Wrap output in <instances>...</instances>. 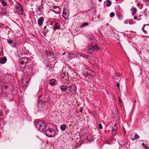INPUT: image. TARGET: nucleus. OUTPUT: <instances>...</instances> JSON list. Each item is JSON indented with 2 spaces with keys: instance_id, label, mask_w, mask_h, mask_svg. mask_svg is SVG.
<instances>
[{
  "instance_id": "nucleus-48",
  "label": "nucleus",
  "mask_w": 149,
  "mask_h": 149,
  "mask_svg": "<svg viewBox=\"0 0 149 149\" xmlns=\"http://www.w3.org/2000/svg\"><path fill=\"white\" fill-rule=\"evenodd\" d=\"M40 10V8H39L38 9V10Z\"/></svg>"
},
{
  "instance_id": "nucleus-45",
  "label": "nucleus",
  "mask_w": 149,
  "mask_h": 149,
  "mask_svg": "<svg viewBox=\"0 0 149 149\" xmlns=\"http://www.w3.org/2000/svg\"><path fill=\"white\" fill-rule=\"evenodd\" d=\"M124 133H126V131L125 130H124Z\"/></svg>"
},
{
  "instance_id": "nucleus-22",
  "label": "nucleus",
  "mask_w": 149,
  "mask_h": 149,
  "mask_svg": "<svg viewBox=\"0 0 149 149\" xmlns=\"http://www.w3.org/2000/svg\"><path fill=\"white\" fill-rule=\"evenodd\" d=\"M142 146L145 148V149H149V148L148 146L146 144H145L144 143H142Z\"/></svg>"
},
{
  "instance_id": "nucleus-44",
  "label": "nucleus",
  "mask_w": 149,
  "mask_h": 149,
  "mask_svg": "<svg viewBox=\"0 0 149 149\" xmlns=\"http://www.w3.org/2000/svg\"><path fill=\"white\" fill-rule=\"evenodd\" d=\"M53 54V53H49V54H50V56H51V54Z\"/></svg>"
},
{
  "instance_id": "nucleus-23",
  "label": "nucleus",
  "mask_w": 149,
  "mask_h": 149,
  "mask_svg": "<svg viewBox=\"0 0 149 149\" xmlns=\"http://www.w3.org/2000/svg\"><path fill=\"white\" fill-rule=\"evenodd\" d=\"M132 10L133 12V13H132V14L133 15H134L135 14V13H136V9L135 8H133L132 9Z\"/></svg>"
},
{
  "instance_id": "nucleus-3",
  "label": "nucleus",
  "mask_w": 149,
  "mask_h": 149,
  "mask_svg": "<svg viewBox=\"0 0 149 149\" xmlns=\"http://www.w3.org/2000/svg\"><path fill=\"white\" fill-rule=\"evenodd\" d=\"M45 134L46 136L49 137L54 136L56 135V132L52 128H49L45 131Z\"/></svg>"
},
{
  "instance_id": "nucleus-18",
  "label": "nucleus",
  "mask_w": 149,
  "mask_h": 149,
  "mask_svg": "<svg viewBox=\"0 0 149 149\" xmlns=\"http://www.w3.org/2000/svg\"><path fill=\"white\" fill-rule=\"evenodd\" d=\"M66 127L65 125V124H63L61 126L60 128L62 130L64 131L65 130Z\"/></svg>"
},
{
  "instance_id": "nucleus-20",
  "label": "nucleus",
  "mask_w": 149,
  "mask_h": 149,
  "mask_svg": "<svg viewBox=\"0 0 149 149\" xmlns=\"http://www.w3.org/2000/svg\"><path fill=\"white\" fill-rule=\"evenodd\" d=\"M106 1L107 3H108L107 4H106V5L107 7L110 6L111 4V3L110 0H107Z\"/></svg>"
},
{
  "instance_id": "nucleus-8",
  "label": "nucleus",
  "mask_w": 149,
  "mask_h": 149,
  "mask_svg": "<svg viewBox=\"0 0 149 149\" xmlns=\"http://www.w3.org/2000/svg\"><path fill=\"white\" fill-rule=\"evenodd\" d=\"M94 48L93 45H89L88 50V53L89 54L92 53L94 51Z\"/></svg>"
},
{
  "instance_id": "nucleus-49",
  "label": "nucleus",
  "mask_w": 149,
  "mask_h": 149,
  "mask_svg": "<svg viewBox=\"0 0 149 149\" xmlns=\"http://www.w3.org/2000/svg\"><path fill=\"white\" fill-rule=\"evenodd\" d=\"M1 0H0V1H1Z\"/></svg>"
},
{
  "instance_id": "nucleus-27",
  "label": "nucleus",
  "mask_w": 149,
  "mask_h": 149,
  "mask_svg": "<svg viewBox=\"0 0 149 149\" xmlns=\"http://www.w3.org/2000/svg\"><path fill=\"white\" fill-rule=\"evenodd\" d=\"M116 86L118 88V89L119 90H120L119 86L120 84L118 82H116Z\"/></svg>"
},
{
  "instance_id": "nucleus-28",
  "label": "nucleus",
  "mask_w": 149,
  "mask_h": 149,
  "mask_svg": "<svg viewBox=\"0 0 149 149\" xmlns=\"http://www.w3.org/2000/svg\"><path fill=\"white\" fill-rule=\"evenodd\" d=\"M7 42L9 44L12 43L13 42V40H8Z\"/></svg>"
},
{
  "instance_id": "nucleus-43",
  "label": "nucleus",
  "mask_w": 149,
  "mask_h": 149,
  "mask_svg": "<svg viewBox=\"0 0 149 149\" xmlns=\"http://www.w3.org/2000/svg\"><path fill=\"white\" fill-rule=\"evenodd\" d=\"M98 1L100 2L102 1V0H98Z\"/></svg>"
},
{
  "instance_id": "nucleus-42",
  "label": "nucleus",
  "mask_w": 149,
  "mask_h": 149,
  "mask_svg": "<svg viewBox=\"0 0 149 149\" xmlns=\"http://www.w3.org/2000/svg\"><path fill=\"white\" fill-rule=\"evenodd\" d=\"M3 26V24H1V26Z\"/></svg>"
},
{
  "instance_id": "nucleus-32",
  "label": "nucleus",
  "mask_w": 149,
  "mask_h": 149,
  "mask_svg": "<svg viewBox=\"0 0 149 149\" xmlns=\"http://www.w3.org/2000/svg\"><path fill=\"white\" fill-rule=\"evenodd\" d=\"M135 139H138L139 138V135L137 134H136L135 135Z\"/></svg>"
},
{
  "instance_id": "nucleus-24",
  "label": "nucleus",
  "mask_w": 149,
  "mask_h": 149,
  "mask_svg": "<svg viewBox=\"0 0 149 149\" xmlns=\"http://www.w3.org/2000/svg\"><path fill=\"white\" fill-rule=\"evenodd\" d=\"M145 27V26H144V25H143V27L142 28V30L146 34H147V31H146V30H144V27Z\"/></svg>"
},
{
  "instance_id": "nucleus-30",
  "label": "nucleus",
  "mask_w": 149,
  "mask_h": 149,
  "mask_svg": "<svg viewBox=\"0 0 149 149\" xmlns=\"http://www.w3.org/2000/svg\"><path fill=\"white\" fill-rule=\"evenodd\" d=\"M98 125V127H99V128L100 129H102L103 127H102V125L101 124V123L99 124Z\"/></svg>"
},
{
  "instance_id": "nucleus-46",
  "label": "nucleus",
  "mask_w": 149,
  "mask_h": 149,
  "mask_svg": "<svg viewBox=\"0 0 149 149\" xmlns=\"http://www.w3.org/2000/svg\"><path fill=\"white\" fill-rule=\"evenodd\" d=\"M89 71H91V73L92 72V71L90 70H89Z\"/></svg>"
},
{
  "instance_id": "nucleus-21",
  "label": "nucleus",
  "mask_w": 149,
  "mask_h": 149,
  "mask_svg": "<svg viewBox=\"0 0 149 149\" xmlns=\"http://www.w3.org/2000/svg\"><path fill=\"white\" fill-rule=\"evenodd\" d=\"M1 3L4 7H6L7 5V3L3 1H1Z\"/></svg>"
},
{
  "instance_id": "nucleus-2",
  "label": "nucleus",
  "mask_w": 149,
  "mask_h": 149,
  "mask_svg": "<svg viewBox=\"0 0 149 149\" xmlns=\"http://www.w3.org/2000/svg\"><path fill=\"white\" fill-rule=\"evenodd\" d=\"M16 12L20 17H21L24 14V10L22 6L19 3H17L15 6Z\"/></svg>"
},
{
  "instance_id": "nucleus-10",
  "label": "nucleus",
  "mask_w": 149,
  "mask_h": 149,
  "mask_svg": "<svg viewBox=\"0 0 149 149\" xmlns=\"http://www.w3.org/2000/svg\"><path fill=\"white\" fill-rule=\"evenodd\" d=\"M117 125H114L112 128V134L113 135L115 136L116 135V133L117 130Z\"/></svg>"
},
{
  "instance_id": "nucleus-33",
  "label": "nucleus",
  "mask_w": 149,
  "mask_h": 149,
  "mask_svg": "<svg viewBox=\"0 0 149 149\" xmlns=\"http://www.w3.org/2000/svg\"><path fill=\"white\" fill-rule=\"evenodd\" d=\"M128 23H129V22L127 20H125L124 22V23L125 24H127Z\"/></svg>"
},
{
  "instance_id": "nucleus-31",
  "label": "nucleus",
  "mask_w": 149,
  "mask_h": 149,
  "mask_svg": "<svg viewBox=\"0 0 149 149\" xmlns=\"http://www.w3.org/2000/svg\"><path fill=\"white\" fill-rule=\"evenodd\" d=\"M94 46V47L95 48L94 49V50H95L96 49H98V47L96 45H95Z\"/></svg>"
},
{
  "instance_id": "nucleus-41",
  "label": "nucleus",
  "mask_w": 149,
  "mask_h": 149,
  "mask_svg": "<svg viewBox=\"0 0 149 149\" xmlns=\"http://www.w3.org/2000/svg\"><path fill=\"white\" fill-rule=\"evenodd\" d=\"M2 113H0V116H2Z\"/></svg>"
},
{
  "instance_id": "nucleus-12",
  "label": "nucleus",
  "mask_w": 149,
  "mask_h": 149,
  "mask_svg": "<svg viewBox=\"0 0 149 149\" xmlns=\"http://www.w3.org/2000/svg\"><path fill=\"white\" fill-rule=\"evenodd\" d=\"M7 61V59L5 56L1 57L0 58V63L3 64L5 63Z\"/></svg>"
},
{
  "instance_id": "nucleus-7",
  "label": "nucleus",
  "mask_w": 149,
  "mask_h": 149,
  "mask_svg": "<svg viewBox=\"0 0 149 149\" xmlns=\"http://www.w3.org/2000/svg\"><path fill=\"white\" fill-rule=\"evenodd\" d=\"M53 11L55 13L58 14L60 13V9L59 7L54 6L53 7Z\"/></svg>"
},
{
  "instance_id": "nucleus-51",
  "label": "nucleus",
  "mask_w": 149,
  "mask_h": 149,
  "mask_svg": "<svg viewBox=\"0 0 149 149\" xmlns=\"http://www.w3.org/2000/svg\"><path fill=\"white\" fill-rule=\"evenodd\" d=\"M0 94H1V93H0Z\"/></svg>"
},
{
  "instance_id": "nucleus-34",
  "label": "nucleus",
  "mask_w": 149,
  "mask_h": 149,
  "mask_svg": "<svg viewBox=\"0 0 149 149\" xmlns=\"http://www.w3.org/2000/svg\"><path fill=\"white\" fill-rule=\"evenodd\" d=\"M25 65H20V68H23L25 66Z\"/></svg>"
},
{
  "instance_id": "nucleus-40",
  "label": "nucleus",
  "mask_w": 149,
  "mask_h": 149,
  "mask_svg": "<svg viewBox=\"0 0 149 149\" xmlns=\"http://www.w3.org/2000/svg\"><path fill=\"white\" fill-rule=\"evenodd\" d=\"M135 138H133V139H132V141H134V140H135Z\"/></svg>"
},
{
  "instance_id": "nucleus-17",
  "label": "nucleus",
  "mask_w": 149,
  "mask_h": 149,
  "mask_svg": "<svg viewBox=\"0 0 149 149\" xmlns=\"http://www.w3.org/2000/svg\"><path fill=\"white\" fill-rule=\"evenodd\" d=\"M89 25V23L88 22H85L81 24V28H83L88 26Z\"/></svg>"
},
{
  "instance_id": "nucleus-50",
  "label": "nucleus",
  "mask_w": 149,
  "mask_h": 149,
  "mask_svg": "<svg viewBox=\"0 0 149 149\" xmlns=\"http://www.w3.org/2000/svg\"><path fill=\"white\" fill-rule=\"evenodd\" d=\"M148 13H149V11L148 12Z\"/></svg>"
},
{
  "instance_id": "nucleus-13",
  "label": "nucleus",
  "mask_w": 149,
  "mask_h": 149,
  "mask_svg": "<svg viewBox=\"0 0 149 149\" xmlns=\"http://www.w3.org/2000/svg\"><path fill=\"white\" fill-rule=\"evenodd\" d=\"M60 25L59 23L55 22L53 28L54 29L56 30L57 29H60Z\"/></svg>"
},
{
  "instance_id": "nucleus-5",
  "label": "nucleus",
  "mask_w": 149,
  "mask_h": 149,
  "mask_svg": "<svg viewBox=\"0 0 149 149\" xmlns=\"http://www.w3.org/2000/svg\"><path fill=\"white\" fill-rule=\"evenodd\" d=\"M69 10L67 9H64L62 16L65 19H67L69 16Z\"/></svg>"
},
{
  "instance_id": "nucleus-37",
  "label": "nucleus",
  "mask_w": 149,
  "mask_h": 149,
  "mask_svg": "<svg viewBox=\"0 0 149 149\" xmlns=\"http://www.w3.org/2000/svg\"><path fill=\"white\" fill-rule=\"evenodd\" d=\"M144 25V26H149V24H145Z\"/></svg>"
},
{
  "instance_id": "nucleus-39",
  "label": "nucleus",
  "mask_w": 149,
  "mask_h": 149,
  "mask_svg": "<svg viewBox=\"0 0 149 149\" xmlns=\"http://www.w3.org/2000/svg\"><path fill=\"white\" fill-rule=\"evenodd\" d=\"M13 48H16L15 45H14L13 46H11Z\"/></svg>"
},
{
  "instance_id": "nucleus-15",
  "label": "nucleus",
  "mask_w": 149,
  "mask_h": 149,
  "mask_svg": "<svg viewBox=\"0 0 149 149\" xmlns=\"http://www.w3.org/2000/svg\"><path fill=\"white\" fill-rule=\"evenodd\" d=\"M115 76L113 77L114 78L115 80H116L117 79L118 80V81H120V77L119 76H118V74L117 73H116L115 74Z\"/></svg>"
},
{
  "instance_id": "nucleus-25",
  "label": "nucleus",
  "mask_w": 149,
  "mask_h": 149,
  "mask_svg": "<svg viewBox=\"0 0 149 149\" xmlns=\"http://www.w3.org/2000/svg\"><path fill=\"white\" fill-rule=\"evenodd\" d=\"M90 76H91V75H90L87 74L86 76H85V79L86 80L88 81L89 79H88V78L89 77H90Z\"/></svg>"
},
{
  "instance_id": "nucleus-38",
  "label": "nucleus",
  "mask_w": 149,
  "mask_h": 149,
  "mask_svg": "<svg viewBox=\"0 0 149 149\" xmlns=\"http://www.w3.org/2000/svg\"><path fill=\"white\" fill-rule=\"evenodd\" d=\"M134 18L136 20L137 19V17L136 16H134Z\"/></svg>"
},
{
  "instance_id": "nucleus-19",
  "label": "nucleus",
  "mask_w": 149,
  "mask_h": 149,
  "mask_svg": "<svg viewBox=\"0 0 149 149\" xmlns=\"http://www.w3.org/2000/svg\"><path fill=\"white\" fill-rule=\"evenodd\" d=\"M21 60L23 61L25 63H26L28 62V61L27 58L26 57L22 58Z\"/></svg>"
},
{
  "instance_id": "nucleus-1",
  "label": "nucleus",
  "mask_w": 149,
  "mask_h": 149,
  "mask_svg": "<svg viewBox=\"0 0 149 149\" xmlns=\"http://www.w3.org/2000/svg\"><path fill=\"white\" fill-rule=\"evenodd\" d=\"M35 124L36 127L40 131L44 130L47 127L45 122L42 120H39L36 121Z\"/></svg>"
},
{
  "instance_id": "nucleus-36",
  "label": "nucleus",
  "mask_w": 149,
  "mask_h": 149,
  "mask_svg": "<svg viewBox=\"0 0 149 149\" xmlns=\"http://www.w3.org/2000/svg\"><path fill=\"white\" fill-rule=\"evenodd\" d=\"M82 109H83L82 108H81L80 109V110H79L81 112L82 111Z\"/></svg>"
},
{
  "instance_id": "nucleus-14",
  "label": "nucleus",
  "mask_w": 149,
  "mask_h": 149,
  "mask_svg": "<svg viewBox=\"0 0 149 149\" xmlns=\"http://www.w3.org/2000/svg\"><path fill=\"white\" fill-rule=\"evenodd\" d=\"M56 80L54 79H52L51 80L49 81V84H50L52 86H53L55 85L56 84Z\"/></svg>"
},
{
  "instance_id": "nucleus-35",
  "label": "nucleus",
  "mask_w": 149,
  "mask_h": 149,
  "mask_svg": "<svg viewBox=\"0 0 149 149\" xmlns=\"http://www.w3.org/2000/svg\"><path fill=\"white\" fill-rule=\"evenodd\" d=\"M129 24H133V21H130V22H129Z\"/></svg>"
},
{
  "instance_id": "nucleus-47",
  "label": "nucleus",
  "mask_w": 149,
  "mask_h": 149,
  "mask_svg": "<svg viewBox=\"0 0 149 149\" xmlns=\"http://www.w3.org/2000/svg\"><path fill=\"white\" fill-rule=\"evenodd\" d=\"M123 130H125L124 128V127L123 128Z\"/></svg>"
},
{
  "instance_id": "nucleus-9",
  "label": "nucleus",
  "mask_w": 149,
  "mask_h": 149,
  "mask_svg": "<svg viewBox=\"0 0 149 149\" xmlns=\"http://www.w3.org/2000/svg\"><path fill=\"white\" fill-rule=\"evenodd\" d=\"M67 87L65 85H62L60 86V89L61 92H65L67 91Z\"/></svg>"
},
{
  "instance_id": "nucleus-16",
  "label": "nucleus",
  "mask_w": 149,
  "mask_h": 149,
  "mask_svg": "<svg viewBox=\"0 0 149 149\" xmlns=\"http://www.w3.org/2000/svg\"><path fill=\"white\" fill-rule=\"evenodd\" d=\"M0 13L1 14H3L4 15H6L7 14L6 11L5 10L2 9L0 11Z\"/></svg>"
},
{
  "instance_id": "nucleus-6",
  "label": "nucleus",
  "mask_w": 149,
  "mask_h": 149,
  "mask_svg": "<svg viewBox=\"0 0 149 149\" xmlns=\"http://www.w3.org/2000/svg\"><path fill=\"white\" fill-rule=\"evenodd\" d=\"M52 29V28L49 27V26H45L44 29L43 33L44 36H45L47 33H48L50 29Z\"/></svg>"
},
{
  "instance_id": "nucleus-29",
  "label": "nucleus",
  "mask_w": 149,
  "mask_h": 149,
  "mask_svg": "<svg viewBox=\"0 0 149 149\" xmlns=\"http://www.w3.org/2000/svg\"><path fill=\"white\" fill-rule=\"evenodd\" d=\"M20 63L21 65H26V63L24 62L23 61L21 60V61L20 62Z\"/></svg>"
},
{
  "instance_id": "nucleus-26",
  "label": "nucleus",
  "mask_w": 149,
  "mask_h": 149,
  "mask_svg": "<svg viewBox=\"0 0 149 149\" xmlns=\"http://www.w3.org/2000/svg\"><path fill=\"white\" fill-rule=\"evenodd\" d=\"M115 15V13L113 12H111L110 14V16L111 17H113Z\"/></svg>"
},
{
  "instance_id": "nucleus-11",
  "label": "nucleus",
  "mask_w": 149,
  "mask_h": 149,
  "mask_svg": "<svg viewBox=\"0 0 149 149\" xmlns=\"http://www.w3.org/2000/svg\"><path fill=\"white\" fill-rule=\"evenodd\" d=\"M44 21V18L42 17H41L38 19V25L40 26L42 25L43 21Z\"/></svg>"
},
{
  "instance_id": "nucleus-4",
  "label": "nucleus",
  "mask_w": 149,
  "mask_h": 149,
  "mask_svg": "<svg viewBox=\"0 0 149 149\" xmlns=\"http://www.w3.org/2000/svg\"><path fill=\"white\" fill-rule=\"evenodd\" d=\"M68 90L73 94H75L77 92V88L74 85L69 86L68 88Z\"/></svg>"
}]
</instances>
